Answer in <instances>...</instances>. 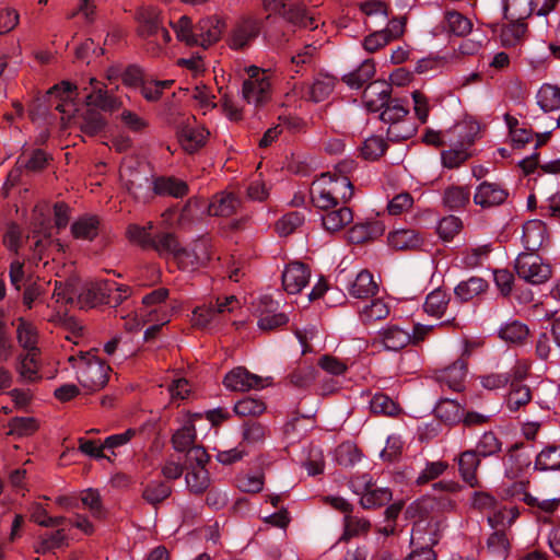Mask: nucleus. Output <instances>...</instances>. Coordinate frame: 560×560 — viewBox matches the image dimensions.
I'll list each match as a JSON object with an SVG mask.
<instances>
[{"label": "nucleus", "mask_w": 560, "mask_h": 560, "mask_svg": "<svg viewBox=\"0 0 560 560\" xmlns=\"http://www.w3.org/2000/svg\"><path fill=\"white\" fill-rule=\"evenodd\" d=\"M78 88L70 81H61L51 86L45 94L36 96L28 106V116L33 122L52 124L59 115L62 126L66 125L67 113L75 109L74 94Z\"/></svg>", "instance_id": "nucleus-1"}, {"label": "nucleus", "mask_w": 560, "mask_h": 560, "mask_svg": "<svg viewBox=\"0 0 560 560\" xmlns=\"http://www.w3.org/2000/svg\"><path fill=\"white\" fill-rule=\"evenodd\" d=\"M311 200L315 208L329 210L348 203L354 194V187L349 177H334V174L322 173L311 186Z\"/></svg>", "instance_id": "nucleus-2"}, {"label": "nucleus", "mask_w": 560, "mask_h": 560, "mask_svg": "<svg viewBox=\"0 0 560 560\" xmlns=\"http://www.w3.org/2000/svg\"><path fill=\"white\" fill-rule=\"evenodd\" d=\"M173 28L177 38L185 42L188 46L207 48L221 38L223 23L220 19L210 16L200 20L197 24H192L190 18L183 15L173 24Z\"/></svg>", "instance_id": "nucleus-3"}, {"label": "nucleus", "mask_w": 560, "mask_h": 560, "mask_svg": "<svg viewBox=\"0 0 560 560\" xmlns=\"http://www.w3.org/2000/svg\"><path fill=\"white\" fill-rule=\"evenodd\" d=\"M122 187L138 200L145 201L152 197V172L144 161L126 158L119 170Z\"/></svg>", "instance_id": "nucleus-4"}, {"label": "nucleus", "mask_w": 560, "mask_h": 560, "mask_svg": "<svg viewBox=\"0 0 560 560\" xmlns=\"http://www.w3.org/2000/svg\"><path fill=\"white\" fill-rule=\"evenodd\" d=\"M445 527V520H432L427 525L415 523L411 544L416 549L409 555L408 560H436V553L432 548L439 544Z\"/></svg>", "instance_id": "nucleus-5"}, {"label": "nucleus", "mask_w": 560, "mask_h": 560, "mask_svg": "<svg viewBox=\"0 0 560 560\" xmlns=\"http://www.w3.org/2000/svg\"><path fill=\"white\" fill-rule=\"evenodd\" d=\"M393 101L394 102H386V104L377 105L375 101L369 100L366 102V107L370 112H378L382 109L380 115L381 120L385 124L392 125L388 128L386 140H409L416 131L415 127H411L405 133L396 131L399 129L397 122L405 118L409 113L408 100L393 98Z\"/></svg>", "instance_id": "nucleus-6"}, {"label": "nucleus", "mask_w": 560, "mask_h": 560, "mask_svg": "<svg viewBox=\"0 0 560 560\" xmlns=\"http://www.w3.org/2000/svg\"><path fill=\"white\" fill-rule=\"evenodd\" d=\"M73 366L79 383L89 392L100 390L108 382L109 365L94 355L80 357Z\"/></svg>", "instance_id": "nucleus-7"}, {"label": "nucleus", "mask_w": 560, "mask_h": 560, "mask_svg": "<svg viewBox=\"0 0 560 560\" xmlns=\"http://www.w3.org/2000/svg\"><path fill=\"white\" fill-rule=\"evenodd\" d=\"M458 494H438L428 495L411 503L406 510V517L415 520V523H421L433 514H447L457 510Z\"/></svg>", "instance_id": "nucleus-8"}, {"label": "nucleus", "mask_w": 560, "mask_h": 560, "mask_svg": "<svg viewBox=\"0 0 560 560\" xmlns=\"http://www.w3.org/2000/svg\"><path fill=\"white\" fill-rule=\"evenodd\" d=\"M517 276L530 284H542L552 277V268L536 253H521L514 265Z\"/></svg>", "instance_id": "nucleus-9"}, {"label": "nucleus", "mask_w": 560, "mask_h": 560, "mask_svg": "<svg viewBox=\"0 0 560 560\" xmlns=\"http://www.w3.org/2000/svg\"><path fill=\"white\" fill-rule=\"evenodd\" d=\"M107 120L105 116L94 108H79L75 103V109L72 113H67L66 125L62 127H77L88 137H95L100 135L106 127Z\"/></svg>", "instance_id": "nucleus-10"}, {"label": "nucleus", "mask_w": 560, "mask_h": 560, "mask_svg": "<svg viewBox=\"0 0 560 560\" xmlns=\"http://www.w3.org/2000/svg\"><path fill=\"white\" fill-rule=\"evenodd\" d=\"M350 488L361 495L360 504L363 509H377L392 500L393 493L388 488H373L369 475L354 477L350 480Z\"/></svg>", "instance_id": "nucleus-11"}, {"label": "nucleus", "mask_w": 560, "mask_h": 560, "mask_svg": "<svg viewBox=\"0 0 560 560\" xmlns=\"http://www.w3.org/2000/svg\"><path fill=\"white\" fill-rule=\"evenodd\" d=\"M90 92L83 97L84 106L100 112L113 114L122 107V102L107 85L95 78H90Z\"/></svg>", "instance_id": "nucleus-12"}, {"label": "nucleus", "mask_w": 560, "mask_h": 560, "mask_svg": "<svg viewBox=\"0 0 560 560\" xmlns=\"http://www.w3.org/2000/svg\"><path fill=\"white\" fill-rule=\"evenodd\" d=\"M211 259V244L208 240L196 241L190 248L179 247L174 257L177 267L183 271H194Z\"/></svg>", "instance_id": "nucleus-13"}, {"label": "nucleus", "mask_w": 560, "mask_h": 560, "mask_svg": "<svg viewBox=\"0 0 560 560\" xmlns=\"http://www.w3.org/2000/svg\"><path fill=\"white\" fill-rule=\"evenodd\" d=\"M248 79L244 80L243 98L255 105L264 104L269 97L270 83L264 70L256 66L247 69Z\"/></svg>", "instance_id": "nucleus-14"}, {"label": "nucleus", "mask_w": 560, "mask_h": 560, "mask_svg": "<svg viewBox=\"0 0 560 560\" xmlns=\"http://www.w3.org/2000/svg\"><path fill=\"white\" fill-rule=\"evenodd\" d=\"M468 372V362L465 358L455 360L450 365L435 370L434 380L441 387H447L454 392H462L465 388V381Z\"/></svg>", "instance_id": "nucleus-15"}, {"label": "nucleus", "mask_w": 560, "mask_h": 560, "mask_svg": "<svg viewBox=\"0 0 560 560\" xmlns=\"http://www.w3.org/2000/svg\"><path fill=\"white\" fill-rule=\"evenodd\" d=\"M260 34V22L255 19H244L235 24L229 37V45L234 50H244Z\"/></svg>", "instance_id": "nucleus-16"}, {"label": "nucleus", "mask_w": 560, "mask_h": 560, "mask_svg": "<svg viewBox=\"0 0 560 560\" xmlns=\"http://www.w3.org/2000/svg\"><path fill=\"white\" fill-rule=\"evenodd\" d=\"M265 381L243 366L231 370L223 380L224 386L234 392H246L265 387Z\"/></svg>", "instance_id": "nucleus-17"}, {"label": "nucleus", "mask_w": 560, "mask_h": 560, "mask_svg": "<svg viewBox=\"0 0 560 560\" xmlns=\"http://www.w3.org/2000/svg\"><path fill=\"white\" fill-rule=\"evenodd\" d=\"M311 277L310 268L300 261L287 265L282 273L283 289L289 294L300 293L308 283Z\"/></svg>", "instance_id": "nucleus-18"}, {"label": "nucleus", "mask_w": 560, "mask_h": 560, "mask_svg": "<svg viewBox=\"0 0 560 560\" xmlns=\"http://www.w3.org/2000/svg\"><path fill=\"white\" fill-rule=\"evenodd\" d=\"M242 200L233 191L223 190L212 196L208 213L214 217H231L241 208Z\"/></svg>", "instance_id": "nucleus-19"}, {"label": "nucleus", "mask_w": 560, "mask_h": 560, "mask_svg": "<svg viewBox=\"0 0 560 560\" xmlns=\"http://www.w3.org/2000/svg\"><path fill=\"white\" fill-rule=\"evenodd\" d=\"M110 288H114V281L110 280H102L88 284L78 296L80 307H95L105 304Z\"/></svg>", "instance_id": "nucleus-20"}, {"label": "nucleus", "mask_w": 560, "mask_h": 560, "mask_svg": "<svg viewBox=\"0 0 560 560\" xmlns=\"http://www.w3.org/2000/svg\"><path fill=\"white\" fill-rule=\"evenodd\" d=\"M508 196V190L499 184L483 182L477 187L474 201L481 208H490L502 205Z\"/></svg>", "instance_id": "nucleus-21"}, {"label": "nucleus", "mask_w": 560, "mask_h": 560, "mask_svg": "<svg viewBox=\"0 0 560 560\" xmlns=\"http://www.w3.org/2000/svg\"><path fill=\"white\" fill-rule=\"evenodd\" d=\"M377 341L388 351H399L411 342V334L398 325H388L377 332Z\"/></svg>", "instance_id": "nucleus-22"}, {"label": "nucleus", "mask_w": 560, "mask_h": 560, "mask_svg": "<svg viewBox=\"0 0 560 560\" xmlns=\"http://www.w3.org/2000/svg\"><path fill=\"white\" fill-rule=\"evenodd\" d=\"M323 211L322 225L329 233L339 232L353 221L352 209L346 205Z\"/></svg>", "instance_id": "nucleus-23"}, {"label": "nucleus", "mask_w": 560, "mask_h": 560, "mask_svg": "<svg viewBox=\"0 0 560 560\" xmlns=\"http://www.w3.org/2000/svg\"><path fill=\"white\" fill-rule=\"evenodd\" d=\"M458 472L462 480L471 488L479 486L477 470L481 464L480 457L472 450L462 452L457 457Z\"/></svg>", "instance_id": "nucleus-24"}, {"label": "nucleus", "mask_w": 560, "mask_h": 560, "mask_svg": "<svg viewBox=\"0 0 560 560\" xmlns=\"http://www.w3.org/2000/svg\"><path fill=\"white\" fill-rule=\"evenodd\" d=\"M385 232V225L378 220L366 221L354 224L348 231V240L353 244H361L374 241Z\"/></svg>", "instance_id": "nucleus-25"}, {"label": "nucleus", "mask_w": 560, "mask_h": 560, "mask_svg": "<svg viewBox=\"0 0 560 560\" xmlns=\"http://www.w3.org/2000/svg\"><path fill=\"white\" fill-rule=\"evenodd\" d=\"M523 245L526 253H536L547 241V228L539 220L527 221L523 225Z\"/></svg>", "instance_id": "nucleus-26"}, {"label": "nucleus", "mask_w": 560, "mask_h": 560, "mask_svg": "<svg viewBox=\"0 0 560 560\" xmlns=\"http://www.w3.org/2000/svg\"><path fill=\"white\" fill-rule=\"evenodd\" d=\"M152 197L159 195L183 198L188 194L186 182L173 176L156 177L152 180Z\"/></svg>", "instance_id": "nucleus-27"}, {"label": "nucleus", "mask_w": 560, "mask_h": 560, "mask_svg": "<svg viewBox=\"0 0 560 560\" xmlns=\"http://www.w3.org/2000/svg\"><path fill=\"white\" fill-rule=\"evenodd\" d=\"M275 12L280 13L285 20L290 23L298 25L300 27L314 30L317 27L315 24V20L313 16L307 14V11L303 4L300 3H290L287 4L281 2L278 10Z\"/></svg>", "instance_id": "nucleus-28"}, {"label": "nucleus", "mask_w": 560, "mask_h": 560, "mask_svg": "<svg viewBox=\"0 0 560 560\" xmlns=\"http://www.w3.org/2000/svg\"><path fill=\"white\" fill-rule=\"evenodd\" d=\"M390 247L398 250H410L423 245L421 235L412 229H399L390 232L387 237Z\"/></svg>", "instance_id": "nucleus-29"}, {"label": "nucleus", "mask_w": 560, "mask_h": 560, "mask_svg": "<svg viewBox=\"0 0 560 560\" xmlns=\"http://www.w3.org/2000/svg\"><path fill=\"white\" fill-rule=\"evenodd\" d=\"M349 294L355 299H368L373 296L378 291V284L373 278V275L366 270H361L354 280L348 287Z\"/></svg>", "instance_id": "nucleus-30"}, {"label": "nucleus", "mask_w": 560, "mask_h": 560, "mask_svg": "<svg viewBox=\"0 0 560 560\" xmlns=\"http://www.w3.org/2000/svg\"><path fill=\"white\" fill-rule=\"evenodd\" d=\"M532 390L527 385L511 383V388L505 396L504 406L511 413L524 410L532 402Z\"/></svg>", "instance_id": "nucleus-31"}, {"label": "nucleus", "mask_w": 560, "mask_h": 560, "mask_svg": "<svg viewBox=\"0 0 560 560\" xmlns=\"http://www.w3.org/2000/svg\"><path fill=\"white\" fill-rule=\"evenodd\" d=\"M39 351L27 352L25 355H20L15 370L19 374V380L23 383H34L42 378L39 374Z\"/></svg>", "instance_id": "nucleus-32"}, {"label": "nucleus", "mask_w": 560, "mask_h": 560, "mask_svg": "<svg viewBox=\"0 0 560 560\" xmlns=\"http://www.w3.org/2000/svg\"><path fill=\"white\" fill-rule=\"evenodd\" d=\"M489 289V283L481 277H470L467 280L460 281L454 289L455 296L460 302H469L475 298L486 293Z\"/></svg>", "instance_id": "nucleus-33"}, {"label": "nucleus", "mask_w": 560, "mask_h": 560, "mask_svg": "<svg viewBox=\"0 0 560 560\" xmlns=\"http://www.w3.org/2000/svg\"><path fill=\"white\" fill-rule=\"evenodd\" d=\"M101 221L96 215H83L71 225V233L77 240L93 241L100 232Z\"/></svg>", "instance_id": "nucleus-34"}, {"label": "nucleus", "mask_w": 560, "mask_h": 560, "mask_svg": "<svg viewBox=\"0 0 560 560\" xmlns=\"http://www.w3.org/2000/svg\"><path fill=\"white\" fill-rule=\"evenodd\" d=\"M471 143L472 142H456L455 145L448 150H443L441 153L443 166L447 168L459 167L472 155L470 150Z\"/></svg>", "instance_id": "nucleus-35"}, {"label": "nucleus", "mask_w": 560, "mask_h": 560, "mask_svg": "<svg viewBox=\"0 0 560 560\" xmlns=\"http://www.w3.org/2000/svg\"><path fill=\"white\" fill-rule=\"evenodd\" d=\"M470 201V189L467 186L452 185L445 188L442 202L450 210L464 209Z\"/></svg>", "instance_id": "nucleus-36"}, {"label": "nucleus", "mask_w": 560, "mask_h": 560, "mask_svg": "<svg viewBox=\"0 0 560 560\" xmlns=\"http://www.w3.org/2000/svg\"><path fill=\"white\" fill-rule=\"evenodd\" d=\"M336 79L328 74H319L314 82L307 86L306 95L312 102L325 101L334 91Z\"/></svg>", "instance_id": "nucleus-37"}, {"label": "nucleus", "mask_w": 560, "mask_h": 560, "mask_svg": "<svg viewBox=\"0 0 560 560\" xmlns=\"http://www.w3.org/2000/svg\"><path fill=\"white\" fill-rule=\"evenodd\" d=\"M450 301L451 298L444 290L435 289L427 295L423 311L430 316L440 318L446 312Z\"/></svg>", "instance_id": "nucleus-38"}, {"label": "nucleus", "mask_w": 560, "mask_h": 560, "mask_svg": "<svg viewBox=\"0 0 560 560\" xmlns=\"http://www.w3.org/2000/svg\"><path fill=\"white\" fill-rule=\"evenodd\" d=\"M517 448V445H514L506 456L504 462V475L506 478L511 480H517L518 478H525L524 475L529 467V460L527 457H524L520 454H515L514 450Z\"/></svg>", "instance_id": "nucleus-39"}, {"label": "nucleus", "mask_w": 560, "mask_h": 560, "mask_svg": "<svg viewBox=\"0 0 560 560\" xmlns=\"http://www.w3.org/2000/svg\"><path fill=\"white\" fill-rule=\"evenodd\" d=\"M180 247L176 235L171 232H161L153 237L150 249L155 250L161 257H172L174 259Z\"/></svg>", "instance_id": "nucleus-40"}, {"label": "nucleus", "mask_w": 560, "mask_h": 560, "mask_svg": "<svg viewBox=\"0 0 560 560\" xmlns=\"http://www.w3.org/2000/svg\"><path fill=\"white\" fill-rule=\"evenodd\" d=\"M172 494V487L162 480H151L142 490V499L151 504L158 505Z\"/></svg>", "instance_id": "nucleus-41"}, {"label": "nucleus", "mask_w": 560, "mask_h": 560, "mask_svg": "<svg viewBox=\"0 0 560 560\" xmlns=\"http://www.w3.org/2000/svg\"><path fill=\"white\" fill-rule=\"evenodd\" d=\"M16 338L27 352L39 351L37 348L38 332L36 327L23 318L18 319Z\"/></svg>", "instance_id": "nucleus-42"}, {"label": "nucleus", "mask_w": 560, "mask_h": 560, "mask_svg": "<svg viewBox=\"0 0 560 560\" xmlns=\"http://www.w3.org/2000/svg\"><path fill=\"white\" fill-rule=\"evenodd\" d=\"M535 468L541 471L560 469V445H547L536 456Z\"/></svg>", "instance_id": "nucleus-43"}, {"label": "nucleus", "mask_w": 560, "mask_h": 560, "mask_svg": "<svg viewBox=\"0 0 560 560\" xmlns=\"http://www.w3.org/2000/svg\"><path fill=\"white\" fill-rule=\"evenodd\" d=\"M534 10V0H504L503 12L506 20H526Z\"/></svg>", "instance_id": "nucleus-44"}, {"label": "nucleus", "mask_w": 560, "mask_h": 560, "mask_svg": "<svg viewBox=\"0 0 560 560\" xmlns=\"http://www.w3.org/2000/svg\"><path fill=\"white\" fill-rule=\"evenodd\" d=\"M375 74L374 61L368 59L353 72L343 75L342 81L351 89H360Z\"/></svg>", "instance_id": "nucleus-45"}, {"label": "nucleus", "mask_w": 560, "mask_h": 560, "mask_svg": "<svg viewBox=\"0 0 560 560\" xmlns=\"http://www.w3.org/2000/svg\"><path fill=\"white\" fill-rule=\"evenodd\" d=\"M528 335V326L520 320L506 323L499 329V337L510 343H523Z\"/></svg>", "instance_id": "nucleus-46"}, {"label": "nucleus", "mask_w": 560, "mask_h": 560, "mask_svg": "<svg viewBox=\"0 0 560 560\" xmlns=\"http://www.w3.org/2000/svg\"><path fill=\"white\" fill-rule=\"evenodd\" d=\"M536 97L537 104L545 113L560 108V88L557 85L542 84Z\"/></svg>", "instance_id": "nucleus-47"}, {"label": "nucleus", "mask_w": 560, "mask_h": 560, "mask_svg": "<svg viewBox=\"0 0 560 560\" xmlns=\"http://www.w3.org/2000/svg\"><path fill=\"white\" fill-rule=\"evenodd\" d=\"M152 229V222H148L144 226L132 223L126 229V237L129 242L139 245L141 248L150 249L154 237L151 235Z\"/></svg>", "instance_id": "nucleus-48"}, {"label": "nucleus", "mask_w": 560, "mask_h": 560, "mask_svg": "<svg viewBox=\"0 0 560 560\" xmlns=\"http://www.w3.org/2000/svg\"><path fill=\"white\" fill-rule=\"evenodd\" d=\"M317 370L312 364H300L289 375V383L298 388H307L316 380Z\"/></svg>", "instance_id": "nucleus-49"}, {"label": "nucleus", "mask_w": 560, "mask_h": 560, "mask_svg": "<svg viewBox=\"0 0 560 560\" xmlns=\"http://www.w3.org/2000/svg\"><path fill=\"white\" fill-rule=\"evenodd\" d=\"M434 411L438 418L447 423H457L463 417L462 406L456 400L447 398L441 399Z\"/></svg>", "instance_id": "nucleus-50"}, {"label": "nucleus", "mask_w": 560, "mask_h": 560, "mask_svg": "<svg viewBox=\"0 0 560 560\" xmlns=\"http://www.w3.org/2000/svg\"><path fill=\"white\" fill-rule=\"evenodd\" d=\"M474 451L479 457H491L502 451V442L493 431H486L479 438Z\"/></svg>", "instance_id": "nucleus-51"}, {"label": "nucleus", "mask_w": 560, "mask_h": 560, "mask_svg": "<svg viewBox=\"0 0 560 560\" xmlns=\"http://www.w3.org/2000/svg\"><path fill=\"white\" fill-rule=\"evenodd\" d=\"M186 483L190 492L203 493L210 486L209 472L205 467H192L186 474Z\"/></svg>", "instance_id": "nucleus-52"}, {"label": "nucleus", "mask_w": 560, "mask_h": 560, "mask_svg": "<svg viewBox=\"0 0 560 560\" xmlns=\"http://www.w3.org/2000/svg\"><path fill=\"white\" fill-rule=\"evenodd\" d=\"M389 315V306L381 299L373 300L360 311L363 324H372L385 319Z\"/></svg>", "instance_id": "nucleus-53"}, {"label": "nucleus", "mask_w": 560, "mask_h": 560, "mask_svg": "<svg viewBox=\"0 0 560 560\" xmlns=\"http://www.w3.org/2000/svg\"><path fill=\"white\" fill-rule=\"evenodd\" d=\"M371 529V523L368 518L353 516L351 513L343 517V534L341 539L348 540L352 537L368 534Z\"/></svg>", "instance_id": "nucleus-54"}, {"label": "nucleus", "mask_w": 560, "mask_h": 560, "mask_svg": "<svg viewBox=\"0 0 560 560\" xmlns=\"http://www.w3.org/2000/svg\"><path fill=\"white\" fill-rule=\"evenodd\" d=\"M79 499L83 508L88 509L93 517L103 518L105 516V509L97 490L92 488L85 489L81 491Z\"/></svg>", "instance_id": "nucleus-55"}, {"label": "nucleus", "mask_w": 560, "mask_h": 560, "mask_svg": "<svg viewBox=\"0 0 560 560\" xmlns=\"http://www.w3.org/2000/svg\"><path fill=\"white\" fill-rule=\"evenodd\" d=\"M370 409L375 415L396 416L399 412V406L389 396L377 393L370 401Z\"/></svg>", "instance_id": "nucleus-56"}, {"label": "nucleus", "mask_w": 560, "mask_h": 560, "mask_svg": "<svg viewBox=\"0 0 560 560\" xmlns=\"http://www.w3.org/2000/svg\"><path fill=\"white\" fill-rule=\"evenodd\" d=\"M196 441V429L191 422L186 423L183 428L178 429L172 436L173 447L177 452H185L192 445H195Z\"/></svg>", "instance_id": "nucleus-57"}, {"label": "nucleus", "mask_w": 560, "mask_h": 560, "mask_svg": "<svg viewBox=\"0 0 560 560\" xmlns=\"http://www.w3.org/2000/svg\"><path fill=\"white\" fill-rule=\"evenodd\" d=\"M266 411V404L258 398L244 397L234 406V412L241 417H258Z\"/></svg>", "instance_id": "nucleus-58"}, {"label": "nucleus", "mask_w": 560, "mask_h": 560, "mask_svg": "<svg viewBox=\"0 0 560 560\" xmlns=\"http://www.w3.org/2000/svg\"><path fill=\"white\" fill-rule=\"evenodd\" d=\"M510 541L504 532H494L487 540V550L497 560H504L508 556Z\"/></svg>", "instance_id": "nucleus-59"}, {"label": "nucleus", "mask_w": 560, "mask_h": 560, "mask_svg": "<svg viewBox=\"0 0 560 560\" xmlns=\"http://www.w3.org/2000/svg\"><path fill=\"white\" fill-rule=\"evenodd\" d=\"M463 229V221L453 214L442 218L436 226V233L445 241H452Z\"/></svg>", "instance_id": "nucleus-60"}, {"label": "nucleus", "mask_w": 560, "mask_h": 560, "mask_svg": "<svg viewBox=\"0 0 560 560\" xmlns=\"http://www.w3.org/2000/svg\"><path fill=\"white\" fill-rule=\"evenodd\" d=\"M10 434L18 436H27L34 434L39 423L33 417H14L9 421Z\"/></svg>", "instance_id": "nucleus-61"}, {"label": "nucleus", "mask_w": 560, "mask_h": 560, "mask_svg": "<svg viewBox=\"0 0 560 560\" xmlns=\"http://www.w3.org/2000/svg\"><path fill=\"white\" fill-rule=\"evenodd\" d=\"M510 23L503 26L502 39L504 45L513 46L518 43L527 31L525 20H509Z\"/></svg>", "instance_id": "nucleus-62"}, {"label": "nucleus", "mask_w": 560, "mask_h": 560, "mask_svg": "<svg viewBox=\"0 0 560 560\" xmlns=\"http://www.w3.org/2000/svg\"><path fill=\"white\" fill-rule=\"evenodd\" d=\"M121 126L130 132L142 135L149 127V122L137 113L124 109L119 115Z\"/></svg>", "instance_id": "nucleus-63"}, {"label": "nucleus", "mask_w": 560, "mask_h": 560, "mask_svg": "<svg viewBox=\"0 0 560 560\" xmlns=\"http://www.w3.org/2000/svg\"><path fill=\"white\" fill-rule=\"evenodd\" d=\"M243 442L248 445L261 444L267 436V428L257 421H248L243 425Z\"/></svg>", "instance_id": "nucleus-64"}]
</instances>
